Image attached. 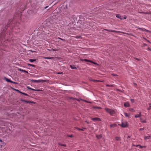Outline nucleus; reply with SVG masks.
Returning <instances> with one entry per match:
<instances>
[{
    "label": "nucleus",
    "instance_id": "nucleus-24",
    "mask_svg": "<svg viewBox=\"0 0 151 151\" xmlns=\"http://www.w3.org/2000/svg\"><path fill=\"white\" fill-rule=\"evenodd\" d=\"M70 99H76V100L77 101H80V100H81V99H77L76 98H71Z\"/></svg>",
    "mask_w": 151,
    "mask_h": 151
},
{
    "label": "nucleus",
    "instance_id": "nucleus-42",
    "mask_svg": "<svg viewBox=\"0 0 151 151\" xmlns=\"http://www.w3.org/2000/svg\"><path fill=\"white\" fill-rule=\"evenodd\" d=\"M27 88H28L30 90H31V89L32 88H30V87H29V86L27 87Z\"/></svg>",
    "mask_w": 151,
    "mask_h": 151
},
{
    "label": "nucleus",
    "instance_id": "nucleus-7",
    "mask_svg": "<svg viewBox=\"0 0 151 151\" xmlns=\"http://www.w3.org/2000/svg\"><path fill=\"white\" fill-rule=\"evenodd\" d=\"M142 116V114L141 113V112H140L138 114L135 115V118H137L138 117H139L141 116Z\"/></svg>",
    "mask_w": 151,
    "mask_h": 151
},
{
    "label": "nucleus",
    "instance_id": "nucleus-11",
    "mask_svg": "<svg viewBox=\"0 0 151 151\" xmlns=\"http://www.w3.org/2000/svg\"><path fill=\"white\" fill-rule=\"evenodd\" d=\"M117 126L116 124H111L110 125V127L111 128H112V127H116Z\"/></svg>",
    "mask_w": 151,
    "mask_h": 151
},
{
    "label": "nucleus",
    "instance_id": "nucleus-30",
    "mask_svg": "<svg viewBox=\"0 0 151 151\" xmlns=\"http://www.w3.org/2000/svg\"><path fill=\"white\" fill-rule=\"evenodd\" d=\"M81 100H82V101H84L85 102H87L88 103H91V102H89V101H87L86 100H84L83 99H81Z\"/></svg>",
    "mask_w": 151,
    "mask_h": 151
},
{
    "label": "nucleus",
    "instance_id": "nucleus-26",
    "mask_svg": "<svg viewBox=\"0 0 151 151\" xmlns=\"http://www.w3.org/2000/svg\"><path fill=\"white\" fill-rule=\"evenodd\" d=\"M31 90L35 91H41L40 90H39V89H34L32 88H31Z\"/></svg>",
    "mask_w": 151,
    "mask_h": 151
},
{
    "label": "nucleus",
    "instance_id": "nucleus-49",
    "mask_svg": "<svg viewBox=\"0 0 151 151\" xmlns=\"http://www.w3.org/2000/svg\"><path fill=\"white\" fill-rule=\"evenodd\" d=\"M112 76H118L117 75H116V74H113V75Z\"/></svg>",
    "mask_w": 151,
    "mask_h": 151
},
{
    "label": "nucleus",
    "instance_id": "nucleus-19",
    "mask_svg": "<svg viewBox=\"0 0 151 151\" xmlns=\"http://www.w3.org/2000/svg\"><path fill=\"white\" fill-rule=\"evenodd\" d=\"M149 107L147 109V110H149L151 109V103H149Z\"/></svg>",
    "mask_w": 151,
    "mask_h": 151
},
{
    "label": "nucleus",
    "instance_id": "nucleus-33",
    "mask_svg": "<svg viewBox=\"0 0 151 151\" xmlns=\"http://www.w3.org/2000/svg\"><path fill=\"white\" fill-rule=\"evenodd\" d=\"M15 90H16V91H17V92H18L19 93H22V92L20 91L19 90H18V89H15Z\"/></svg>",
    "mask_w": 151,
    "mask_h": 151
},
{
    "label": "nucleus",
    "instance_id": "nucleus-48",
    "mask_svg": "<svg viewBox=\"0 0 151 151\" xmlns=\"http://www.w3.org/2000/svg\"><path fill=\"white\" fill-rule=\"evenodd\" d=\"M0 141L1 142H2V141L1 139H0Z\"/></svg>",
    "mask_w": 151,
    "mask_h": 151
},
{
    "label": "nucleus",
    "instance_id": "nucleus-51",
    "mask_svg": "<svg viewBox=\"0 0 151 151\" xmlns=\"http://www.w3.org/2000/svg\"><path fill=\"white\" fill-rule=\"evenodd\" d=\"M126 18H127V17H126L124 18V19H126Z\"/></svg>",
    "mask_w": 151,
    "mask_h": 151
},
{
    "label": "nucleus",
    "instance_id": "nucleus-16",
    "mask_svg": "<svg viewBox=\"0 0 151 151\" xmlns=\"http://www.w3.org/2000/svg\"><path fill=\"white\" fill-rule=\"evenodd\" d=\"M111 110V109H109V108H105L106 111V112H107L109 113Z\"/></svg>",
    "mask_w": 151,
    "mask_h": 151
},
{
    "label": "nucleus",
    "instance_id": "nucleus-32",
    "mask_svg": "<svg viewBox=\"0 0 151 151\" xmlns=\"http://www.w3.org/2000/svg\"><path fill=\"white\" fill-rule=\"evenodd\" d=\"M106 86H107V87H113V85H109V84H106Z\"/></svg>",
    "mask_w": 151,
    "mask_h": 151
},
{
    "label": "nucleus",
    "instance_id": "nucleus-17",
    "mask_svg": "<svg viewBox=\"0 0 151 151\" xmlns=\"http://www.w3.org/2000/svg\"><path fill=\"white\" fill-rule=\"evenodd\" d=\"M70 67L72 69H76V68L74 65H70Z\"/></svg>",
    "mask_w": 151,
    "mask_h": 151
},
{
    "label": "nucleus",
    "instance_id": "nucleus-54",
    "mask_svg": "<svg viewBox=\"0 0 151 151\" xmlns=\"http://www.w3.org/2000/svg\"><path fill=\"white\" fill-rule=\"evenodd\" d=\"M137 59V60H139V59Z\"/></svg>",
    "mask_w": 151,
    "mask_h": 151
},
{
    "label": "nucleus",
    "instance_id": "nucleus-9",
    "mask_svg": "<svg viewBox=\"0 0 151 151\" xmlns=\"http://www.w3.org/2000/svg\"><path fill=\"white\" fill-rule=\"evenodd\" d=\"M109 113L111 115H113L115 113V111L114 110L111 109Z\"/></svg>",
    "mask_w": 151,
    "mask_h": 151
},
{
    "label": "nucleus",
    "instance_id": "nucleus-25",
    "mask_svg": "<svg viewBox=\"0 0 151 151\" xmlns=\"http://www.w3.org/2000/svg\"><path fill=\"white\" fill-rule=\"evenodd\" d=\"M53 57H45V58L47 59H53Z\"/></svg>",
    "mask_w": 151,
    "mask_h": 151
},
{
    "label": "nucleus",
    "instance_id": "nucleus-55",
    "mask_svg": "<svg viewBox=\"0 0 151 151\" xmlns=\"http://www.w3.org/2000/svg\"><path fill=\"white\" fill-rule=\"evenodd\" d=\"M77 151H81L80 150H77Z\"/></svg>",
    "mask_w": 151,
    "mask_h": 151
},
{
    "label": "nucleus",
    "instance_id": "nucleus-35",
    "mask_svg": "<svg viewBox=\"0 0 151 151\" xmlns=\"http://www.w3.org/2000/svg\"><path fill=\"white\" fill-rule=\"evenodd\" d=\"M28 65H30L31 66L34 67H35V65L33 64H28Z\"/></svg>",
    "mask_w": 151,
    "mask_h": 151
},
{
    "label": "nucleus",
    "instance_id": "nucleus-56",
    "mask_svg": "<svg viewBox=\"0 0 151 151\" xmlns=\"http://www.w3.org/2000/svg\"><path fill=\"white\" fill-rule=\"evenodd\" d=\"M128 138H129L130 137H129V136H128Z\"/></svg>",
    "mask_w": 151,
    "mask_h": 151
},
{
    "label": "nucleus",
    "instance_id": "nucleus-31",
    "mask_svg": "<svg viewBox=\"0 0 151 151\" xmlns=\"http://www.w3.org/2000/svg\"><path fill=\"white\" fill-rule=\"evenodd\" d=\"M129 110L130 111H134V109H133L132 108H129Z\"/></svg>",
    "mask_w": 151,
    "mask_h": 151
},
{
    "label": "nucleus",
    "instance_id": "nucleus-27",
    "mask_svg": "<svg viewBox=\"0 0 151 151\" xmlns=\"http://www.w3.org/2000/svg\"><path fill=\"white\" fill-rule=\"evenodd\" d=\"M144 31H145L146 32H151L150 31L146 29H144Z\"/></svg>",
    "mask_w": 151,
    "mask_h": 151
},
{
    "label": "nucleus",
    "instance_id": "nucleus-40",
    "mask_svg": "<svg viewBox=\"0 0 151 151\" xmlns=\"http://www.w3.org/2000/svg\"><path fill=\"white\" fill-rule=\"evenodd\" d=\"M62 73V72H61V73H56L57 74H61Z\"/></svg>",
    "mask_w": 151,
    "mask_h": 151
},
{
    "label": "nucleus",
    "instance_id": "nucleus-52",
    "mask_svg": "<svg viewBox=\"0 0 151 151\" xmlns=\"http://www.w3.org/2000/svg\"><path fill=\"white\" fill-rule=\"evenodd\" d=\"M25 101L26 102H28V101Z\"/></svg>",
    "mask_w": 151,
    "mask_h": 151
},
{
    "label": "nucleus",
    "instance_id": "nucleus-46",
    "mask_svg": "<svg viewBox=\"0 0 151 151\" xmlns=\"http://www.w3.org/2000/svg\"><path fill=\"white\" fill-rule=\"evenodd\" d=\"M86 122L87 124H89V122H88L87 121H86Z\"/></svg>",
    "mask_w": 151,
    "mask_h": 151
},
{
    "label": "nucleus",
    "instance_id": "nucleus-41",
    "mask_svg": "<svg viewBox=\"0 0 151 151\" xmlns=\"http://www.w3.org/2000/svg\"><path fill=\"white\" fill-rule=\"evenodd\" d=\"M69 137H73V135H70L69 136Z\"/></svg>",
    "mask_w": 151,
    "mask_h": 151
},
{
    "label": "nucleus",
    "instance_id": "nucleus-43",
    "mask_svg": "<svg viewBox=\"0 0 151 151\" xmlns=\"http://www.w3.org/2000/svg\"><path fill=\"white\" fill-rule=\"evenodd\" d=\"M148 49L149 50L151 51V49L149 47H148Z\"/></svg>",
    "mask_w": 151,
    "mask_h": 151
},
{
    "label": "nucleus",
    "instance_id": "nucleus-4",
    "mask_svg": "<svg viewBox=\"0 0 151 151\" xmlns=\"http://www.w3.org/2000/svg\"><path fill=\"white\" fill-rule=\"evenodd\" d=\"M4 79L7 82H11L12 83H16V82H13V81H11V80L8 79V78H4Z\"/></svg>",
    "mask_w": 151,
    "mask_h": 151
},
{
    "label": "nucleus",
    "instance_id": "nucleus-28",
    "mask_svg": "<svg viewBox=\"0 0 151 151\" xmlns=\"http://www.w3.org/2000/svg\"><path fill=\"white\" fill-rule=\"evenodd\" d=\"M76 129H77L79 130H82V131H83V129H81V128H79L78 127H76Z\"/></svg>",
    "mask_w": 151,
    "mask_h": 151
},
{
    "label": "nucleus",
    "instance_id": "nucleus-22",
    "mask_svg": "<svg viewBox=\"0 0 151 151\" xmlns=\"http://www.w3.org/2000/svg\"><path fill=\"white\" fill-rule=\"evenodd\" d=\"M19 70H20V71H23V72H26V73H28V72L27 71L25 70H22L21 69L19 68Z\"/></svg>",
    "mask_w": 151,
    "mask_h": 151
},
{
    "label": "nucleus",
    "instance_id": "nucleus-39",
    "mask_svg": "<svg viewBox=\"0 0 151 151\" xmlns=\"http://www.w3.org/2000/svg\"><path fill=\"white\" fill-rule=\"evenodd\" d=\"M96 82H102L103 81L96 80Z\"/></svg>",
    "mask_w": 151,
    "mask_h": 151
},
{
    "label": "nucleus",
    "instance_id": "nucleus-53",
    "mask_svg": "<svg viewBox=\"0 0 151 151\" xmlns=\"http://www.w3.org/2000/svg\"><path fill=\"white\" fill-rule=\"evenodd\" d=\"M3 144H4L5 145V143H3Z\"/></svg>",
    "mask_w": 151,
    "mask_h": 151
},
{
    "label": "nucleus",
    "instance_id": "nucleus-1",
    "mask_svg": "<svg viewBox=\"0 0 151 151\" xmlns=\"http://www.w3.org/2000/svg\"><path fill=\"white\" fill-rule=\"evenodd\" d=\"M31 81H32L34 82H35L39 83L40 82H46L48 81H47L46 80H42L40 79L39 80H34L33 79L30 80Z\"/></svg>",
    "mask_w": 151,
    "mask_h": 151
},
{
    "label": "nucleus",
    "instance_id": "nucleus-14",
    "mask_svg": "<svg viewBox=\"0 0 151 151\" xmlns=\"http://www.w3.org/2000/svg\"><path fill=\"white\" fill-rule=\"evenodd\" d=\"M116 17L120 19H123L122 18H121L122 16L120 14H117L116 15Z\"/></svg>",
    "mask_w": 151,
    "mask_h": 151
},
{
    "label": "nucleus",
    "instance_id": "nucleus-15",
    "mask_svg": "<svg viewBox=\"0 0 151 151\" xmlns=\"http://www.w3.org/2000/svg\"><path fill=\"white\" fill-rule=\"evenodd\" d=\"M96 136L97 137V138L98 139H100L101 138L102 136V135L101 134H100V135H96Z\"/></svg>",
    "mask_w": 151,
    "mask_h": 151
},
{
    "label": "nucleus",
    "instance_id": "nucleus-5",
    "mask_svg": "<svg viewBox=\"0 0 151 151\" xmlns=\"http://www.w3.org/2000/svg\"><path fill=\"white\" fill-rule=\"evenodd\" d=\"M106 30L107 31H108L109 32H115V33H117V32H119V31H116V30H109V29H106Z\"/></svg>",
    "mask_w": 151,
    "mask_h": 151
},
{
    "label": "nucleus",
    "instance_id": "nucleus-13",
    "mask_svg": "<svg viewBox=\"0 0 151 151\" xmlns=\"http://www.w3.org/2000/svg\"><path fill=\"white\" fill-rule=\"evenodd\" d=\"M124 114L126 117H129L130 115V114H128L125 112H124Z\"/></svg>",
    "mask_w": 151,
    "mask_h": 151
},
{
    "label": "nucleus",
    "instance_id": "nucleus-20",
    "mask_svg": "<svg viewBox=\"0 0 151 151\" xmlns=\"http://www.w3.org/2000/svg\"><path fill=\"white\" fill-rule=\"evenodd\" d=\"M58 145H60V146H63V147H66V145H65V144H61L60 143H59Z\"/></svg>",
    "mask_w": 151,
    "mask_h": 151
},
{
    "label": "nucleus",
    "instance_id": "nucleus-2",
    "mask_svg": "<svg viewBox=\"0 0 151 151\" xmlns=\"http://www.w3.org/2000/svg\"><path fill=\"white\" fill-rule=\"evenodd\" d=\"M119 125L124 128L127 127H128V124L127 122H122L121 124H119Z\"/></svg>",
    "mask_w": 151,
    "mask_h": 151
},
{
    "label": "nucleus",
    "instance_id": "nucleus-47",
    "mask_svg": "<svg viewBox=\"0 0 151 151\" xmlns=\"http://www.w3.org/2000/svg\"><path fill=\"white\" fill-rule=\"evenodd\" d=\"M92 81H96V80H92Z\"/></svg>",
    "mask_w": 151,
    "mask_h": 151
},
{
    "label": "nucleus",
    "instance_id": "nucleus-45",
    "mask_svg": "<svg viewBox=\"0 0 151 151\" xmlns=\"http://www.w3.org/2000/svg\"><path fill=\"white\" fill-rule=\"evenodd\" d=\"M86 128H83L82 129H83V131L84 130V129H86Z\"/></svg>",
    "mask_w": 151,
    "mask_h": 151
},
{
    "label": "nucleus",
    "instance_id": "nucleus-29",
    "mask_svg": "<svg viewBox=\"0 0 151 151\" xmlns=\"http://www.w3.org/2000/svg\"><path fill=\"white\" fill-rule=\"evenodd\" d=\"M21 94H23L24 95H25L26 96H28V95L27 94V93H23L22 92Z\"/></svg>",
    "mask_w": 151,
    "mask_h": 151
},
{
    "label": "nucleus",
    "instance_id": "nucleus-44",
    "mask_svg": "<svg viewBox=\"0 0 151 151\" xmlns=\"http://www.w3.org/2000/svg\"><path fill=\"white\" fill-rule=\"evenodd\" d=\"M48 7V6H46V7H45V9H47Z\"/></svg>",
    "mask_w": 151,
    "mask_h": 151
},
{
    "label": "nucleus",
    "instance_id": "nucleus-23",
    "mask_svg": "<svg viewBox=\"0 0 151 151\" xmlns=\"http://www.w3.org/2000/svg\"><path fill=\"white\" fill-rule=\"evenodd\" d=\"M141 119V122L143 123H147V121L146 120H142L141 119Z\"/></svg>",
    "mask_w": 151,
    "mask_h": 151
},
{
    "label": "nucleus",
    "instance_id": "nucleus-36",
    "mask_svg": "<svg viewBox=\"0 0 151 151\" xmlns=\"http://www.w3.org/2000/svg\"><path fill=\"white\" fill-rule=\"evenodd\" d=\"M91 63H93V64H95L97 65H99V64L98 63H96L94 62H93L92 61V62H91Z\"/></svg>",
    "mask_w": 151,
    "mask_h": 151
},
{
    "label": "nucleus",
    "instance_id": "nucleus-21",
    "mask_svg": "<svg viewBox=\"0 0 151 151\" xmlns=\"http://www.w3.org/2000/svg\"><path fill=\"white\" fill-rule=\"evenodd\" d=\"M29 61L31 62H33L36 61L35 59H30Z\"/></svg>",
    "mask_w": 151,
    "mask_h": 151
},
{
    "label": "nucleus",
    "instance_id": "nucleus-50",
    "mask_svg": "<svg viewBox=\"0 0 151 151\" xmlns=\"http://www.w3.org/2000/svg\"><path fill=\"white\" fill-rule=\"evenodd\" d=\"M0 146H1V148L2 147H3V146H2V145H0Z\"/></svg>",
    "mask_w": 151,
    "mask_h": 151
},
{
    "label": "nucleus",
    "instance_id": "nucleus-18",
    "mask_svg": "<svg viewBox=\"0 0 151 151\" xmlns=\"http://www.w3.org/2000/svg\"><path fill=\"white\" fill-rule=\"evenodd\" d=\"M115 138L116 140H117V141L120 140L121 139L120 137H116Z\"/></svg>",
    "mask_w": 151,
    "mask_h": 151
},
{
    "label": "nucleus",
    "instance_id": "nucleus-38",
    "mask_svg": "<svg viewBox=\"0 0 151 151\" xmlns=\"http://www.w3.org/2000/svg\"><path fill=\"white\" fill-rule=\"evenodd\" d=\"M58 39H59L61 40H63V41H65V40L63 39H62V38H60V37H58Z\"/></svg>",
    "mask_w": 151,
    "mask_h": 151
},
{
    "label": "nucleus",
    "instance_id": "nucleus-8",
    "mask_svg": "<svg viewBox=\"0 0 151 151\" xmlns=\"http://www.w3.org/2000/svg\"><path fill=\"white\" fill-rule=\"evenodd\" d=\"M133 145L134 146H135L136 147H139V146L140 148H143L144 147H145V146H141L140 145Z\"/></svg>",
    "mask_w": 151,
    "mask_h": 151
},
{
    "label": "nucleus",
    "instance_id": "nucleus-10",
    "mask_svg": "<svg viewBox=\"0 0 151 151\" xmlns=\"http://www.w3.org/2000/svg\"><path fill=\"white\" fill-rule=\"evenodd\" d=\"M81 60L82 61H85L86 62H92V61L88 60L87 59H82Z\"/></svg>",
    "mask_w": 151,
    "mask_h": 151
},
{
    "label": "nucleus",
    "instance_id": "nucleus-3",
    "mask_svg": "<svg viewBox=\"0 0 151 151\" xmlns=\"http://www.w3.org/2000/svg\"><path fill=\"white\" fill-rule=\"evenodd\" d=\"M91 119L93 121H101V120L100 118H97V117H96V118H91Z\"/></svg>",
    "mask_w": 151,
    "mask_h": 151
},
{
    "label": "nucleus",
    "instance_id": "nucleus-37",
    "mask_svg": "<svg viewBox=\"0 0 151 151\" xmlns=\"http://www.w3.org/2000/svg\"><path fill=\"white\" fill-rule=\"evenodd\" d=\"M144 130V128H140L139 129V130L140 131H142Z\"/></svg>",
    "mask_w": 151,
    "mask_h": 151
},
{
    "label": "nucleus",
    "instance_id": "nucleus-12",
    "mask_svg": "<svg viewBox=\"0 0 151 151\" xmlns=\"http://www.w3.org/2000/svg\"><path fill=\"white\" fill-rule=\"evenodd\" d=\"M151 138V136H145L144 137V139L145 140H147L150 139Z\"/></svg>",
    "mask_w": 151,
    "mask_h": 151
},
{
    "label": "nucleus",
    "instance_id": "nucleus-34",
    "mask_svg": "<svg viewBox=\"0 0 151 151\" xmlns=\"http://www.w3.org/2000/svg\"><path fill=\"white\" fill-rule=\"evenodd\" d=\"M130 100L132 103H134L135 101L134 99H131Z\"/></svg>",
    "mask_w": 151,
    "mask_h": 151
},
{
    "label": "nucleus",
    "instance_id": "nucleus-6",
    "mask_svg": "<svg viewBox=\"0 0 151 151\" xmlns=\"http://www.w3.org/2000/svg\"><path fill=\"white\" fill-rule=\"evenodd\" d=\"M124 106L125 107H129L130 106V105L129 103L126 102L124 104Z\"/></svg>",
    "mask_w": 151,
    "mask_h": 151
}]
</instances>
